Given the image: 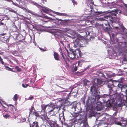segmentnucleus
Returning <instances> with one entry per match:
<instances>
[{
  "instance_id": "f257e3e1",
  "label": "nucleus",
  "mask_w": 127,
  "mask_h": 127,
  "mask_svg": "<svg viewBox=\"0 0 127 127\" xmlns=\"http://www.w3.org/2000/svg\"><path fill=\"white\" fill-rule=\"evenodd\" d=\"M85 14H86L91 15L92 14L94 15H101L104 14H107L104 16V19L103 18L101 19V21H105L106 22L103 23L102 24V29L106 32H107L110 36V33L111 31V28L109 24L113 23H118V24L120 26V28H118V27H114L115 29L116 30L115 32V34H112L113 36H116L119 34L123 35L124 34L123 31L125 30H126L124 27L122 25V23L119 22V19L117 18L116 17L117 14L119 12L120 13V12H118L117 10L108 11H97L94 12L92 11L91 8L89 6L87 7L86 10H85Z\"/></svg>"
},
{
  "instance_id": "f03ea898",
  "label": "nucleus",
  "mask_w": 127,
  "mask_h": 127,
  "mask_svg": "<svg viewBox=\"0 0 127 127\" xmlns=\"http://www.w3.org/2000/svg\"><path fill=\"white\" fill-rule=\"evenodd\" d=\"M105 82L99 79H94V83L90 88L91 95L88 97L86 103V106L87 107H89V109L99 111L102 109L103 106L102 103L99 101L100 96L98 94L97 88L103 86Z\"/></svg>"
},
{
  "instance_id": "7ed1b4c3",
  "label": "nucleus",
  "mask_w": 127,
  "mask_h": 127,
  "mask_svg": "<svg viewBox=\"0 0 127 127\" xmlns=\"http://www.w3.org/2000/svg\"><path fill=\"white\" fill-rule=\"evenodd\" d=\"M115 94H110L109 93L108 94H104L100 96V98H103V100L104 102L108 103L111 104L114 102L116 99L119 107H122L123 106L125 105L127 97L126 96H123V95H120L117 97V99H115L116 97H115Z\"/></svg>"
},
{
  "instance_id": "20e7f679",
  "label": "nucleus",
  "mask_w": 127,
  "mask_h": 127,
  "mask_svg": "<svg viewBox=\"0 0 127 127\" xmlns=\"http://www.w3.org/2000/svg\"><path fill=\"white\" fill-rule=\"evenodd\" d=\"M77 104L76 102H74L70 106L71 111L74 112L72 113H70L71 115L70 116L73 117L72 119L75 118H76V120L75 122V124L77 123H76V122L78 123L79 121H82L81 120L82 119L83 117V115H81V114L80 115L78 113L80 111L77 107Z\"/></svg>"
},
{
  "instance_id": "39448f33",
  "label": "nucleus",
  "mask_w": 127,
  "mask_h": 127,
  "mask_svg": "<svg viewBox=\"0 0 127 127\" xmlns=\"http://www.w3.org/2000/svg\"><path fill=\"white\" fill-rule=\"evenodd\" d=\"M119 51L120 55L122 56L123 61H127V44L118 42Z\"/></svg>"
},
{
  "instance_id": "423d86ee",
  "label": "nucleus",
  "mask_w": 127,
  "mask_h": 127,
  "mask_svg": "<svg viewBox=\"0 0 127 127\" xmlns=\"http://www.w3.org/2000/svg\"><path fill=\"white\" fill-rule=\"evenodd\" d=\"M59 103L58 104V105L57 104V106H54L52 104L47 105L46 106H44L43 107H42V109L44 111L46 108H48V112H51L53 111H54L58 112L61 109H62L63 110V108H64V107L61 106Z\"/></svg>"
},
{
  "instance_id": "0eeeda50",
  "label": "nucleus",
  "mask_w": 127,
  "mask_h": 127,
  "mask_svg": "<svg viewBox=\"0 0 127 127\" xmlns=\"http://www.w3.org/2000/svg\"><path fill=\"white\" fill-rule=\"evenodd\" d=\"M66 51L69 56L71 59L78 58L81 57V52L79 49H77L76 50L73 49L69 51H68V49H66Z\"/></svg>"
},
{
  "instance_id": "6e6552de",
  "label": "nucleus",
  "mask_w": 127,
  "mask_h": 127,
  "mask_svg": "<svg viewBox=\"0 0 127 127\" xmlns=\"http://www.w3.org/2000/svg\"><path fill=\"white\" fill-rule=\"evenodd\" d=\"M59 103L61 106L64 107V108H63V110L64 111H66V108L67 106L70 105V102L67 99L65 100H59L58 101L57 103L59 104Z\"/></svg>"
},
{
  "instance_id": "1a4fd4ad",
  "label": "nucleus",
  "mask_w": 127,
  "mask_h": 127,
  "mask_svg": "<svg viewBox=\"0 0 127 127\" xmlns=\"http://www.w3.org/2000/svg\"><path fill=\"white\" fill-rule=\"evenodd\" d=\"M32 3L33 5L36 6L38 8H42L41 12L43 11V12L46 13L48 14L49 13V12L50 11H51V10L48 8L44 6H42L34 1H32Z\"/></svg>"
},
{
  "instance_id": "9d476101",
  "label": "nucleus",
  "mask_w": 127,
  "mask_h": 127,
  "mask_svg": "<svg viewBox=\"0 0 127 127\" xmlns=\"http://www.w3.org/2000/svg\"><path fill=\"white\" fill-rule=\"evenodd\" d=\"M104 6L106 7L107 8L114 7L112 5V2H110L111 0H99Z\"/></svg>"
},
{
  "instance_id": "9b49d317",
  "label": "nucleus",
  "mask_w": 127,
  "mask_h": 127,
  "mask_svg": "<svg viewBox=\"0 0 127 127\" xmlns=\"http://www.w3.org/2000/svg\"><path fill=\"white\" fill-rule=\"evenodd\" d=\"M114 122L115 124L119 125L122 126L127 127V122L126 120H124L123 118H121L120 122L117 121L116 120L115 121L113 120V121H112L111 124H112V123H113Z\"/></svg>"
},
{
  "instance_id": "f8f14e48",
  "label": "nucleus",
  "mask_w": 127,
  "mask_h": 127,
  "mask_svg": "<svg viewBox=\"0 0 127 127\" xmlns=\"http://www.w3.org/2000/svg\"><path fill=\"white\" fill-rule=\"evenodd\" d=\"M40 23L44 24V22H46L49 21V20H51L52 18L50 17L46 16L45 14H42V16H40Z\"/></svg>"
},
{
  "instance_id": "ddd939ff",
  "label": "nucleus",
  "mask_w": 127,
  "mask_h": 127,
  "mask_svg": "<svg viewBox=\"0 0 127 127\" xmlns=\"http://www.w3.org/2000/svg\"><path fill=\"white\" fill-rule=\"evenodd\" d=\"M82 60H79L77 62L74 63L73 65L72 70L74 72H76L79 66H81L82 64Z\"/></svg>"
},
{
  "instance_id": "4468645a",
  "label": "nucleus",
  "mask_w": 127,
  "mask_h": 127,
  "mask_svg": "<svg viewBox=\"0 0 127 127\" xmlns=\"http://www.w3.org/2000/svg\"><path fill=\"white\" fill-rule=\"evenodd\" d=\"M67 112L66 111H64L62 110V116H60L59 120L61 122V123L63 124L65 121V115L66 113Z\"/></svg>"
},
{
  "instance_id": "2eb2a0df",
  "label": "nucleus",
  "mask_w": 127,
  "mask_h": 127,
  "mask_svg": "<svg viewBox=\"0 0 127 127\" xmlns=\"http://www.w3.org/2000/svg\"><path fill=\"white\" fill-rule=\"evenodd\" d=\"M46 124L51 127H58V125L56 123V121L51 120V122H49L48 121Z\"/></svg>"
},
{
  "instance_id": "dca6fc26",
  "label": "nucleus",
  "mask_w": 127,
  "mask_h": 127,
  "mask_svg": "<svg viewBox=\"0 0 127 127\" xmlns=\"http://www.w3.org/2000/svg\"><path fill=\"white\" fill-rule=\"evenodd\" d=\"M9 34V38L16 39L17 38L18 34L17 32H13L10 33Z\"/></svg>"
},
{
  "instance_id": "f3484780",
  "label": "nucleus",
  "mask_w": 127,
  "mask_h": 127,
  "mask_svg": "<svg viewBox=\"0 0 127 127\" xmlns=\"http://www.w3.org/2000/svg\"><path fill=\"white\" fill-rule=\"evenodd\" d=\"M81 40L78 38H76V40L75 41L73 42L74 44V47L76 48L78 46H81Z\"/></svg>"
},
{
  "instance_id": "a211bd4d",
  "label": "nucleus",
  "mask_w": 127,
  "mask_h": 127,
  "mask_svg": "<svg viewBox=\"0 0 127 127\" xmlns=\"http://www.w3.org/2000/svg\"><path fill=\"white\" fill-rule=\"evenodd\" d=\"M114 85L112 83L111 84L109 83L107 85V87L109 88V93H110V94L112 95V94H115V93L113 90V87Z\"/></svg>"
},
{
  "instance_id": "6ab92c4d",
  "label": "nucleus",
  "mask_w": 127,
  "mask_h": 127,
  "mask_svg": "<svg viewBox=\"0 0 127 127\" xmlns=\"http://www.w3.org/2000/svg\"><path fill=\"white\" fill-rule=\"evenodd\" d=\"M41 118L43 121L44 123L46 124L48 121V119H49V118L47 117V116L45 115H42Z\"/></svg>"
},
{
  "instance_id": "aec40b11",
  "label": "nucleus",
  "mask_w": 127,
  "mask_h": 127,
  "mask_svg": "<svg viewBox=\"0 0 127 127\" xmlns=\"http://www.w3.org/2000/svg\"><path fill=\"white\" fill-rule=\"evenodd\" d=\"M53 56L55 59L57 61H60V59L59 54L55 52H53Z\"/></svg>"
},
{
  "instance_id": "412c9836",
  "label": "nucleus",
  "mask_w": 127,
  "mask_h": 127,
  "mask_svg": "<svg viewBox=\"0 0 127 127\" xmlns=\"http://www.w3.org/2000/svg\"><path fill=\"white\" fill-rule=\"evenodd\" d=\"M78 34L75 31L73 32L71 34V36H69V37L73 39H75L77 38Z\"/></svg>"
},
{
  "instance_id": "4be33fe9",
  "label": "nucleus",
  "mask_w": 127,
  "mask_h": 127,
  "mask_svg": "<svg viewBox=\"0 0 127 127\" xmlns=\"http://www.w3.org/2000/svg\"><path fill=\"white\" fill-rule=\"evenodd\" d=\"M54 13L55 14L57 13V14L58 15L60 16H65L67 17L70 16V15H68L67 14L65 13H59L55 12H54Z\"/></svg>"
},
{
  "instance_id": "5701e85b",
  "label": "nucleus",
  "mask_w": 127,
  "mask_h": 127,
  "mask_svg": "<svg viewBox=\"0 0 127 127\" xmlns=\"http://www.w3.org/2000/svg\"><path fill=\"white\" fill-rule=\"evenodd\" d=\"M29 115L30 114L32 115L34 114L35 111V110L33 106H32L31 108L29 109Z\"/></svg>"
},
{
  "instance_id": "b1692460",
  "label": "nucleus",
  "mask_w": 127,
  "mask_h": 127,
  "mask_svg": "<svg viewBox=\"0 0 127 127\" xmlns=\"http://www.w3.org/2000/svg\"><path fill=\"white\" fill-rule=\"evenodd\" d=\"M1 40L4 43H7L9 41L8 38L7 37H2Z\"/></svg>"
},
{
  "instance_id": "393cba45",
  "label": "nucleus",
  "mask_w": 127,
  "mask_h": 127,
  "mask_svg": "<svg viewBox=\"0 0 127 127\" xmlns=\"http://www.w3.org/2000/svg\"><path fill=\"white\" fill-rule=\"evenodd\" d=\"M84 85L86 88V86L89 85L90 84V82L88 80L86 79H84Z\"/></svg>"
},
{
  "instance_id": "a878e982",
  "label": "nucleus",
  "mask_w": 127,
  "mask_h": 127,
  "mask_svg": "<svg viewBox=\"0 0 127 127\" xmlns=\"http://www.w3.org/2000/svg\"><path fill=\"white\" fill-rule=\"evenodd\" d=\"M56 117L55 116H50V118L48 119L49 122H51V120L53 121H56L55 119Z\"/></svg>"
},
{
  "instance_id": "bb28decb",
  "label": "nucleus",
  "mask_w": 127,
  "mask_h": 127,
  "mask_svg": "<svg viewBox=\"0 0 127 127\" xmlns=\"http://www.w3.org/2000/svg\"><path fill=\"white\" fill-rule=\"evenodd\" d=\"M113 110L115 111V112L113 114V115L114 117H115V116H116V115L117 114V113L118 109V108L115 107L113 108Z\"/></svg>"
},
{
  "instance_id": "cd10ccee",
  "label": "nucleus",
  "mask_w": 127,
  "mask_h": 127,
  "mask_svg": "<svg viewBox=\"0 0 127 127\" xmlns=\"http://www.w3.org/2000/svg\"><path fill=\"white\" fill-rule=\"evenodd\" d=\"M19 95L17 94H16L13 98V100L15 101H17L18 100V97Z\"/></svg>"
},
{
  "instance_id": "c85d7f7f",
  "label": "nucleus",
  "mask_w": 127,
  "mask_h": 127,
  "mask_svg": "<svg viewBox=\"0 0 127 127\" xmlns=\"http://www.w3.org/2000/svg\"><path fill=\"white\" fill-rule=\"evenodd\" d=\"M82 32L84 33L85 34H86V36L88 35H90V33L88 31L84 30L83 31V32Z\"/></svg>"
},
{
  "instance_id": "c756f323",
  "label": "nucleus",
  "mask_w": 127,
  "mask_h": 127,
  "mask_svg": "<svg viewBox=\"0 0 127 127\" xmlns=\"http://www.w3.org/2000/svg\"><path fill=\"white\" fill-rule=\"evenodd\" d=\"M32 127H39L38 123L37 122H33Z\"/></svg>"
},
{
  "instance_id": "7c9ffc66",
  "label": "nucleus",
  "mask_w": 127,
  "mask_h": 127,
  "mask_svg": "<svg viewBox=\"0 0 127 127\" xmlns=\"http://www.w3.org/2000/svg\"><path fill=\"white\" fill-rule=\"evenodd\" d=\"M117 88L118 87L119 89L121 90L122 88L123 87V86L122 85V83H119L117 85Z\"/></svg>"
},
{
  "instance_id": "2f4dec72",
  "label": "nucleus",
  "mask_w": 127,
  "mask_h": 127,
  "mask_svg": "<svg viewBox=\"0 0 127 127\" xmlns=\"http://www.w3.org/2000/svg\"><path fill=\"white\" fill-rule=\"evenodd\" d=\"M67 47L66 48V49H68V51H69L71 50H72V49H71L70 47V44H67Z\"/></svg>"
},
{
  "instance_id": "473e14b6",
  "label": "nucleus",
  "mask_w": 127,
  "mask_h": 127,
  "mask_svg": "<svg viewBox=\"0 0 127 127\" xmlns=\"http://www.w3.org/2000/svg\"><path fill=\"white\" fill-rule=\"evenodd\" d=\"M85 97H83L82 98H81V102L83 104H84L85 105Z\"/></svg>"
},
{
  "instance_id": "72a5a7b5",
  "label": "nucleus",
  "mask_w": 127,
  "mask_h": 127,
  "mask_svg": "<svg viewBox=\"0 0 127 127\" xmlns=\"http://www.w3.org/2000/svg\"><path fill=\"white\" fill-rule=\"evenodd\" d=\"M102 76L106 78H107L108 77L107 73H104L103 74Z\"/></svg>"
},
{
  "instance_id": "f704fd0d",
  "label": "nucleus",
  "mask_w": 127,
  "mask_h": 127,
  "mask_svg": "<svg viewBox=\"0 0 127 127\" xmlns=\"http://www.w3.org/2000/svg\"><path fill=\"white\" fill-rule=\"evenodd\" d=\"M78 93V90H77V89L75 91V92H73L72 93V94H73V95L75 96Z\"/></svg>"
},
{
  "instance_id": "c9c22d12",
  "label": "nucleus",
  "mask_w": 127,
  "mask_h": 127,
  "mask_svg": "<svg viewBox=\"0 0 127 127\" xmlns=\"http://www.w3.org/2000/svg\"><path fill=\"white\" fill-rule=\"evenodd\" d=\"M12 3L15 6H18L19 5V4L17 3L16 2H14L13 1H12Z\"/></svg>"
},
{
  "instance_id": "e433bc0d",
  "label": "nucleus",
  "mask_w": 127,
  "mask_h": 127,
  "mask_svg": "<svg viewBox=\"0 0 127 127\" xmlns=\"http://www.w3.org/2000/svg\"><path fill=\"white\" fill-rule=\"evenodd\" d=\"M34 97L32 95L30 96L28 98V100H32L33 99Z\"/></svg>"
},
{
  "instance_id": "4c0bfd02",
  "label": "nucleus",
  "mask_w": 127,
  "mask_h": 127,
  "mask_svg": "<svg viewBox=\"0 0 127 127\" xmlns=\"http://www.w3.org/2000/svg\"><path fill=\"white\" fill-rule=\"evenodd\" d=\"M15 69L17 71H20L21 69L18 66H16L15 67Z\"/></svg>"
},
{
  "instance_id": "58836bf2",
  "label": "nucleus",
  "mask_w": 127,
  "mask_h": 127,
  "mask_svg": "<svg viewBox=\"0 0 127 127\" xmlns=\"http://www.w3.org/2000/svg\"><path fill=\"white\" fill-rule=\"evenodd\" d=\"M8 106L9 109L10 108V110H13V106H12L11 105H9V106Z\"/></svg>"
},
{
  "instance_id": "ea45409f",
  "label": "nucleus",
  "mask_w": 127,
  "mask_h": 127,
  "mask_svg": "<svg viewBox=\"0 0 127 127\" xmlns=\"http://www.w3.org/2000/svg\"><path fill=\"white\" fill-rule=\"evenodd\" d=\"M10 116V115H8L7 114H5L4 115H3V116L6 118H7L8 117Z\"/></svg>"
},
{
  "instance_id": "a19ab883",
  "label": "nucleus",
  "mask_w": 127,
  "mask_h": 127,
  "mask_svg": "<svg viewBox=\"0 0 127 127\" xmlns=\"http://www.w3.org/2000/svg\"><path fill=\"white\" fill-rule=\"evenodd\" d=\"M103 117V119L100 120L102 121H105V119H106V117H105V116L104 117L103 115L102 116H101L100 117Z\"/></svg>"
},
{
  "instance_id": "79ce46f5",
  "label": "nucleus",
  "mask_w": 127,
  "mask_h": 127,
  "mask_svg": "<svg viewBox=\"0 0 127 127\" xmlns=\"http://www.w3.org/2000/svg\"><path fill=\"white\" fill-rule=\"evenodd\" d=\"M33 114H34L36 116H39V114L37 112H34V113Z\"/></svg>"
},
{
  "instance_id": "37998d69",
  "label": "nucleus",
  "mask_w": 127,
  "mask_h": 127,
  "mask_svg": "<svg viewBox=\"0 0 127 127\" xmlns=\"http://www.w3.org/2000/svg\"><path fill=\"white\" fill-rule=\"evenodd\" d=\"M72 1L74 5H77V3L74 0H72Z\"/></svg>"
},
{
  "instance_id": "c03bdc74",
  "label": "nucleus",
  "mask_w": 127,
  "mask_h": 127,
  "mask_svg": "<svg viewBox=\"0 0 127 127\" xmlns=\"http://www.w3.org/2000/svg\"><path fill=\"white\" fill-rule=\"evenodd\" d=\"M91 67V66L89 65L86 68L84 69V70H86L87 69H89V68Z\"/></svg>"
},
{
  "instance_id": "a18cd8bd",
  "label": "nucleus",
  "mask_w": 127,
  "mask_h": 127,
  "mask_svg": "<svg viewBox=\"0 0 127 127\" xmlns=\"http://www.w3.org/2000/svg\"><path fill=\"white\" fill-rule=\"evenodd\" d=\"M5 68L7 70H10L11 69L7 66H5Z\"/></svg>"
},
{
  "instance_id": "49530a36",
  "label": "nucleus",
  "mask_w": 127,
  "mask_h": 127,
  "mask_svg": "<svg viewBox=\"0 0 127 127\" xmlns=\"http://www.w3.org/2000/svg\"><path fill=\"white\" fill-rule=\"evenodd\" d=\"M41 29L40 28H39L38 27H36L35 28V30H36V31H38L39 30H40Z\"/></svg>"
},
{
  "instance_id": "de8ad7c7",
  "label": "nucleus",
  "mask_w": 127,
  "mask_h": 127,
  "mask_svg": "<svg viewBox=\"0 0 127 127\" xmlns=\"http://www.w3.org/2000/svg\"><path fill=\"white\" fill-rule=\"evenodd\" d=\"M0 62H1V63H2V64H4V62L3 61H2V58L0 59Z\"/></svg>"
},
{
  "instance_id": "09e8293b",
  "label": "nucleus",
  "mask_w": 127,
  "mask_h": 127,
  "mask_svg": "<svg viewBox=\"0 0 127 127\" xmlns=\"http://www.w3.org/2000/svg\"><path fill=\"white\" fill-rule=\"evenodd\" d=\"M37 32L38 33V34H40L41 33V30H39L38 31H37Z\"/></svg>"
},
{
  "instance_id": "8fccbe9b",
  "label": "nucleus",
  "mask_w": 127,
  "mask_h": 127,
  "mask_svg": "<svg viewBox=\"0 0 127 127\" xmlns=\"http://www.w3.org/2000/svg\"><path fill=\"white\" fill-rule=\"evenodd\" d=\"M41 50H42L43 51H46V49H44L42 48H39Z\"/></svg>"
},
{
  "instance_id": "3c124183",
  "label": "nucleus",
  "mask_w": 127,
  "mask_h": 127,
  "mask_svg": "<svg viewBox=\"0 0 127 127\" xmlns=\"http://www.w3.org/2000/svg\"><path fill=\"white\" fill-rule=\"evenodd\" d=\"M61 55H62V57H63V59L64 60H65L64 57V56L63 55V53L62 52V53L61 54Z\"/></svg>"
},
{
  "instance_id": "603ef678",
  "label": "nucleus",
  "mask_w": 127,
  "mask_h": 127,
  "mask_svg": "<svg viewBox=\"0 0 127 127\" xmlns=\"http://www.w3.org/2000/svg\"><path fill=\"white\" fill-rule=\"evenodd\" d=\"M46 126L45 125H42L40 126V127H45Z\"/></svg>"
},
{
  "instance_id": "864d4df0",
  "label": "nucleus",
  "mask_w": 127,
  "mask_h": 127,
  "mask_svg": "<svg viewBox=\"0 0 127 127\" xmlns=\"http://www.w3.org/2000/svg\"><path fill=\"white\" fill-rule=\"evenodd\" d=\"M28 86H29L28 84H26V85L25 86H23V87H24V88H26V87H27Z\"/></svg>"
},
{
  "instance_id": "5fc2aeb1",
  "label": "nucleus",
  "mask_w": 127,
  "mask_h": 127,
  "mask_svg": "<svg viewBox=\"0 0 127 127\" xmlns=\"http://www.w3.org/2000/svg\"><path fill=\"white\" fill-rule=\"evenodd\" d=\"M5 34V33H3V34H0V36H4Z\"/></svg>"
},
{
  "instance_id": "6e6d98bb",
  "label": "nucleus",
  "mask_w": 127,
  "mask_h": 127,
  "mask_svg": "<svg viewBox=\"0 0 127 127\" xmlns=\"http://www.w3.org/2000/svg\"><path fill=\"white\" fill-rule=\"evenodd\" d=\"M60 42L62 44V45H63V44H64V43L62 41H60Z\"/></svg>"
},
{
  "instance_id": "4d7b16f0",
  "label": "nucleus",
  "mask_w": 127,
  "mask_h": 127,
  "mask_svg": "<svg viewBox=\"0 0 127 127\" xmlns=\"http://www.w3.org/2000/svg\"><path fill=\"white\" fill-rule=\"evenodd\" d=\"M42 1H43V3H44V1H45V2H46L47 1V0H42Z\"/></svg>"
},
{
  "instance_id": "13d9d810",
  "label": "nucleus",
  "mask_w": 127,
  "mask_h": 127,
  "mask_svg": "<svg viewBox=\"0 0 127 127\" xmlns=\"http://www.w3.org/2000/svg\"><path fill=\"white\" fill-rule=\"evenodd\" d=\"M71 93V92H70V93L68 95V96L66 97L67 98H68V97L69 96L68 95H69V96H70V94Z\"/></svg>"
},
{
  "instance_id": "bf43d9fd",
  "label": "nucleus",
  "mask_w": 127,
  "mask_h": 127,
  "mask_svg": "<svg viewBox=\"0 0 127 127\" xmlns=\"http://www.w3.org/2000/svg\"><path fill=\"white\" fill-rule=\"evenodd\" d=\"M56 19L57 20L59 21H61L62 20L61 19L58 18H57Z\"/></svg>"
},
{
  "instance_id": "052dcab7",
  "label": "nucleus",
  "mask_w": 127,
  "mask_h": 127,
  "mask_svg": "<svg viewBox=\"0 0 127 127\" xmlns=\"http://www.w3.org/2000/svg\"><path fill=\"white\" fill-rule=\"evenodd\" d=\"M15 61L17 63H18V61L16 59L15 60Z\"/></svg>"
},
{
  "instance_id": "680f3d73",
  "label": "nucleus",
  "mask_w": 127,
  "mask_h": 127,
  "mask_svg": "<svg viewBox=\"0 0 127 127\" xmlns=\"http://www.w3.org/2000/svg\"><path fill=\"white\" fill-rule=\"evenodd\" d=\"M66 126L67 127H70L68 125H67V124H66Z\"/></svg>"
},
{
  "instance_id": "e2e57ef3",
  "label": "nucleus",
  "mask_w": 127,
  "mask_h": 127,
  "mask_svg": "<svg viewBox=\"0 0 127 127\" xmlns=\"http://www.w3.org/2000/svg\"><path fill=\"white\" fill-rule=\"evenodd\" d=\"M3 23H2L0 22V25L1 24H3Z\"/></svg>"
},
{
  "instance_id": "0e129e2a",
  "label": "nucleus",
  "mask_w": 127,
  "mask_h": 127,
  "mask_svg": "<svg viewBox=\"0 0 127 127\" xmlns=\"http://www.w3.org/2000/svg\"><path fill=\"white\" fill-rule=\"evenodd\" d=\"M22 86L23 87V86H25L23 84H22Z\"/></svg>"
},
{
  "instance_id": "69168bd1",
  "label": "nucleus",
  "mask_w": 127,
  "mask_h": 127,
  "mask_svg": "<svg viewBox=\"0 0 127 127\" xmlns=\"http://www.w3.org/2000/svg\"><path fill=\"white\" fill-rule=\"evenodd\" d=\"M125 92H127V90H126Z\"/></svg>"
},
{
  "instance_id": "338daca9",
  "label": "nucleus",
  "mask_w": 127,
  "mask_h": 127,
  "mask_svg": "<svg viewBox=\"0 0 127 127\" xmlns=\"http://www.w3.org/2000/svg\"><path fill=\"white\" fill-rule=\"evenodd\" d=\"M120 2H122V0H120Z\"/></svg>"
},
{
  "instance_id": "774afa93",
  "label": "nucleus",
  "mask_w": 127,
  "mask_h": 127,
  "mask_svg": "<svg viewBox=\"0 0 127 127\" xmlns=\"http://www.w3.org/2000/svg\"><path fill=\"white\" fill-rule=\"evenodd\" d=\"M111 119H110V120L109 119V120H110V121H111Z\"/></svg>"
}]
</instances>
